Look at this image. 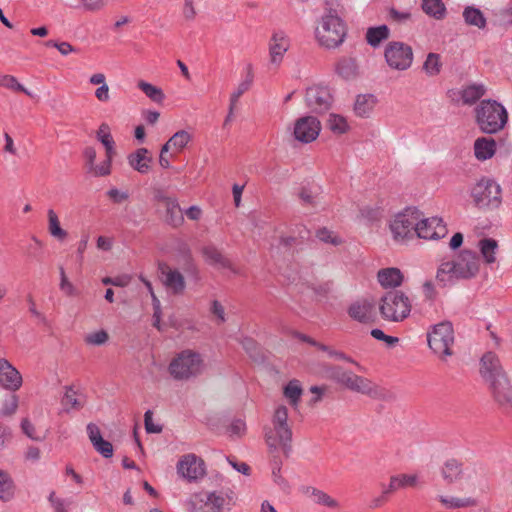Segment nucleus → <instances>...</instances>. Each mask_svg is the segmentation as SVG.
I'll use <instances>...</instances> for the list:
<instances>
[{"mask_svg":"<svg viewBox=\"0 0 512 512\" xmlns=\"http://www.w3.org/2000/svg\"><path fill=\"white\" fill-rule=\"evenodd\" d=\"M326 373L329 379L350 391L366 395L374 400L391 401L395 399L392 392L341 366H331Z\"/></svg>","mask_w":512,"mask_h":512,"instance_id":"nucleus-1","label":"nucleus"},{"mask_svg":"<svg viewBox=\"0 0 512 512\" xmlns=\"http://www.w3.org/2000/svg\"><path fill=\"white\" fill-rule=\"evenodd\" d=\"M264 439L270 453L282 450L286 457L292 450V428L288 422V409L278 406L271 418V424L264 427Z\"/></svg>","mask_w":512,"mask_h":512,"instance_id":"nucleus-2","label":"nucleus"},{"mask_svg":"<svg viewBox=\"0 0 512 512\" xmlns=\"http://www.w3.org/2000/svg\"><path fill=\"white\" fill-rule=\"evenodd\" d=\"M409 297L400 290L387 291L379 301V311L383 319L391 322H401L411 312Z\"/></svg>","mask_w":512,"mask_h":512,"instance_id":"nucleus-3","label":"nucleus"},{"mask_svg":"<svg viewBox=\"0 0 512 512\" xmlns=\"http://www.w3.org/2000/svg\"><path fill=\"white\" fill-rule=\"evenodd\" d=\"M319 43L326 48H335L343 43L346 36V26L337 14L330 8L322 17L321 26L316 29Z\"/></svg>","mask_w":512,"mask_h":512,"instance_id":"nucleus-4","label":"nucleus"},{"mask_svg":"<svg viewBox=\"0 0 512 512\" xmlns=\"http://www.w3.org/2000/svg\"><path fill=\"white\" fill-rule=\"evenodd\" d=\"M429 348L442 362H447L451 357L454 345V330L452 323L443 321L432 326V330L427 334Z\"/></svg>","mask_w":512,"mask_h":512,"instance_id":"nucleus-5","label":"nucleus"},{"mask_svg":"<svg viewBox=\"0 0 512 512\" xmlns=\"http://www.w3.org/2000/svg\"><path fill=\"white\" fill-rule=\"evenodd\" d=\"M476 119L484 133L493 134L505 126L508 115L505 108L496 101L483 100L476 108Z\"/></svg>","mask_w":512,"mask_h":512,"instance_id":"nucleus-6","label":"nucleus"},{"mask_svg":"<svg viewBox=\"0 0 512 512\" xmlns=\"http://www.w3.org/2000/svg\"><path fill=\"white\" fill-rule=\"evenodd\" d=\"M202 358L192 350L180 352L169 364V373L176 380H188L201 373Z\"/></svg>","mask_w":512,"mask_h":512,"instance_id":"nucleus-7","label":"nucleus"},{"mask_svg":"<svg viewBox=\"0 0 512 512\" xmlns=\"http://www.w3.org/2000/svg\"><path fill=\"white\" fill-rule=\"evenodd\" d=\"M501 187L492 179L482 178L471 190L474 204L480 209H495L501 205Z\"/></svg>","mask_w":512,"mask_h":512,"instance_id":"nucleus-8","label":"nucleus"},{"mask_svg":"<svg viewBox=\"0 0 512 512\" xmlns=\"http://www.w3.org/2000/svg\"><path fill=\"white\" fill-rule=\"evenodd\" d=\"M384 58L392 70L405 71L411 67L414 54L410 45L401 41H391L384 49Z\"/></svg>","mask_w":512,"mask_h":512,"instance_id":"nucleus-9","label":"nucleus"},{"mask_svg":"<svg viewBox=\"0 0 512 512\" xmlns=\"http://www.w3.org/2000/svg\"><path fill=\"white\" fill-rule=\"evenodd\" d=\"M420 213L416 209H406L397 214L390 224V230L395 240H404L412 235L418 225Z\"/></svg>","mask_w":512,"mask_h":512,"instance_id":"nucleus-10","label":"nucleus"},{"mask_svg":"<svg viewBox=\"0 0 512 512\" xmlns=\"http://www.w3.org/2000/svg\"><path fill=\"white\" fill-rule=\"evenodd\" d=\"M305 102L314 113H324L332 107L333 96L327 86L314 85L306 90Z\"/></svg>","mask_w":512,"mask_h":512,"instance_id":"nucleus-11","label":"nucleus"},{"mask_svg":"<svg viewBox=\"0 0 512 512\" xmlns=\"http://www.w3.org/2000/svg\"><path fill=\"white\" fill-rule=\"evenodd\" d=\"M452 262L455 265V278L457 279H471L479 273L480 259L478 254L472 250H462L457 260Z\"/></svg>","mask_w":512,"mask_h":512,"instance_id":"nucleus-12","label":"nucleus"},{"mask_svg":"<svg viewBox=\"0 0 512 512\" xmlns=\"http://www.w3.org/2000/svg\"><path fill=\"white\" fill-rule=\"evenodd\" d=\"M491 395L498 406L505 412L512 410V384L508 377L502 376L488 383Z\"/></svg>","mask_w":512,"mask_h":512,"instance_id":"nucleus-13","label":"nucleus"},{"mask_svg":"<svg viewBox=\"0 0 512 512\" xmlns=\"http://www.w3.org/2000/svg\"><path fill=\"white\" fill-rule=\"evenodd\" d=\"M177 473L189 482L204 477L205 463L195 454H186L177 463Z\"/></svg>","mask_w":512,"mask_h":512,"instance_id":"nucleus-14","label":"nucleus"},{"mask_svg":"<svg viewBox=\"0 0 512 512\" xmlns=\"http://www.w3.org/2000/svg\"><path fill=\"white\" fill-rule=\"evenodd\" d=\"M321 131L320 121L314 116H303L296 120L294 125V137L302 143L314 141Z\"/></svg>","mask_w":512,"mask_h":512,"instance_id":"nucleus-15","label":"nucleus"},{"mask_svg":"<svg viewBox=\"0 0 512 512\" xmlns=\"http://www.w3.org/2000/svg\"><path fill=\"white\" fill-rule=\"evenodd\" d=\"M289 47L290 39L284 31L278 30L273 32L268 43L270 64L278 68Z\"/></svg>","mask_w":512,"mask_h":512,"instance_id":"nucleus-16","label":"nucleus"},{"mask_svg":"<svg viewBox=\"0 0 512 512\" xmlns=\"http://www.w3.org/2000/svg\"><path fill=\"white\" fill-rule=\"evenodd\" d=\"M448 230L441 218L431 217L420 219L416 228V235L426 240H437L444 238Z\"/></svg>","mask_w":512,"mask_h":512,"instance_id":"nucleus-17","label":"nucleus"},{"mask_svg":"<svg viewBox=\"0 0 512 512\" xmlns=\"http://www.w3.org/2000/svg\"><path fill=\"white\" fill-rule=\"evenodd\" d=\"M479 371L486 383L507 375L499 357L492 351L486 352L481 357Z\"/></svg>","mask_w":512,"mask_h":512,"instance_id":"nucleus-18","label":"nucleus"},{"mask_svg":"<svg viewBox=\"0 0 512 512\" xmlns=\"http://www.w3.org/2000/svg\"><path fill=\"white\" fill-rule=\"evenodd\" d=\"M158 271L161 274L164 286L174 295H180L184 292L186 287L185 279L177 269H172L165 262H159Z\"/></svg>","mask_w":512,"mask_h":512,"instance_id":"nucleus-19","label":"nucleus"},{"mask_svg":"<svg viewBox=\"0 0 512 512\" xmlns=\"http://www.w3.org/2000/svg\"><path fill=\"white\" fill-rule=\"evenodd\" d=\"M22 384V376L6 359L0 358V385L16 391Z\"/></svg>","mask_w":512,"mask_h":512,"instance_id":"nucleus-20","label":"nucleus"},{"mask_svg":"<svg viewBox=\"0 0 512 512\" xmlns=\"http://www.w3.org/2000/svg\"><path fill=\"white\" fill-rule=\"evenodd\" d=\"M128 164L140 174H148L151 170L153 158L147 148H138L127 156Z\"/></svg>","mask_w":512,"mask_h":512,"instance_id":"nucleus-21","label":"nucleus"},{"mask_svg":"<svg viewBox=\"0 0 512 512\" xmlns=\"http://www.w3.org/2000/svg\"><path fill=\"white\" fill-rule=\"evenodd\" d=\"M87 433L89 440L91 441L94 449L101 454L104 458H110L113 456L112 444L103 439L99 427L94 423L87 425Z\"/></svg>","mask_w":512,"mask_h":512,"instance_id":"nucleus-22","label":"nucleus"},{"mask_svg":"<svg viewBox=\"0 0 512 512\" xmlns=\"http://www.w3.org/2000/svg\"><path fill=\"white\" fill-rule=\"evenodd\" d=\"M176 262L180 265L182 270L190 276L197 277L198 268L194 263V259L192 257L191 250L189 246L185 243H181L178 246L177 254H176Z\"/></svg>","mask_w":512,"mask_h":512,"instance_id":"nucleus-23","label":"nucleus"},{"mask_svg":"<svg viewBox=\"0 0 512 512\" xmlns=\"http://www.w3.org/2000/svg\"><path fill=\"white\" fill-rule=\"evenodd\" d=\"M373 309L374 305L368 301L355 302L349 307L348 314L352 319L367 324L374 321Z\"/></svg>","mask_w":512,"mask_h":512,"instance_id":"nucleus-24","label":"nucleus"},{"mask_svg":"<svg viewBox=\"0 0 512 512\" xmlns=\"http://www.w3.org/2000/svg\"><path fill=\"white\" fill-rule=\"evenodd\" d=\"M496 142L493 138L481 137L474 142V154L480 161H485L494 156Z\"/></svg>","mask_w":512,"mask_h":512,"instance_id":"nucleus-25","label":"nucleus"},{"mask_svg":"<svg viewBox=\"0 0 512 512\" xmlns=\"http://www.w3.org/2000/svg\"><path fill=\"white\" fill-rule=\"evenodd\" d=\"M335 72L345 80L355 79L359 74L358 64L355 58L343 57L335 65Z\"/></svg>","mask_w":512,"mask_h":512,"instance_id":"nucleus-26","label":"nucleus"},{"mask_svg":"<svg viewBox=\"0 0 512 512\" xmlns=\"http://www.w3.org/2000/svg\"><path fill=\"white\" fill-rule=\"evenodd\" d=\"M377 278L384 288H395L403 282V274L398 268L394 267L379 270Z\"/></svg>","mask_w":512,"mask_h":512,"instance_id":"nucleus-27","label":"nucleus"},{"mask_svg":"<svg viewBox=\"0 0 512 512\" xmlns=\"http://www.w3.org/2000/svg\"><path fill=\"white\" fill-rule=\"evenodd\" d=\"M462 16L467 26L476 27L479 30H484L487 26V20L483 12L474 6H466Z\"/></svg>","mask_w":512,"mask_h":512,"instance_id":"nucleus-28","label":"nucleus"},{"mask_svg":"<svg viewBox=\"0 0 512 512\" xmlns=\"http://www.w3.org/2000/svg\"><path fill=\"white\" fill-rule=\"evenodd\" d=\"M377 99L373 94L358 95L354 104V111L357 116L368 117L376 105Z\"/></svg>","mask_w":512,"mask_h":512,"instance_id":"nucleus-29","label":"nucleus"},{"mask_svg":"<svg viewBox=\"0 0 512 512\" xmlns=\"http://www.w3.org/2000/svg\"><path fill=\"white\" fill-rule=\"evenodd\" d=\"M462 466V463L456 459L447 460L441 468V475L443 479L448 484L454 483L457 480H459L463 472Z\"/></svg>","mask_w":512,"mask_h":512,"instance_id":"nucleus-30","label":"nucleus"},{"mask_svg":"<svg viewBox=\"0 0 512 512\" xmlns=\"http://www.w3.org/2000/svg\"><path fill=\"white\" fill-rule=\"evenodd\" d=\"M253 79H254L253 67L251 64H249L247 66L246 78L241 83H239L237 89L230 96V114H232L234 112V108H235L239 98L245 92H247L250 89V87L252 86Z\"/></svg>","mask_w":512,"mask_h":512,"instance_id":"nucleus-31","label":"nucleus"},{"mask_svg":"<svg viewBox=\"0 0 512 512\" xmlns=\"http://www.w3.org/2000/svg\"><path fill=\"white\" fill-rule=\"evenodd\" d=\"M478 247L484 262L487 265L496 262V253L498 250V242L493 238H483L479 240Z\"/></svg>","mask_w":512,"mask_h":512,"instance_id":"nucleus-32","label":"nucleus"},{"mask_svg":"<svg viewBox=\"0 0 512 512\" xmlns=\"http://www.w3.org/2000/svg\"><path fill=\"white\" fill-rule=\"evenodd\" d=\"M65 389V394L61 400L64 411L68 413L72 409L77 411L82 409L85 404L84 397H79L71 386H67Z\"/></svg>","mask_w":512,"mask_h":512,"instance_id":"nucleus-33","label":"nucleus"},{"mask_svg":"<svg viewBox=\"0 0 512 512\" xmlns=\"http://www.w3.org/2000/svg\"><path fill=\"white\" fill-rule=\"evenodd\" d=\"M390 35V30L386 25H380L377 27H369L366 31L367 43L376 48L384 40H387Z\"/></svg>","mask_w":512,"mask_h":512,"instance_id":"nucleus-34","label":"nucleus"},{"mask_svg":"<svg viewBox=\"0 0 512 512\" xmlns=\"http://www.w3.org/2000/svg\"><path fill=\"white\" fill-rule=\"evenodd\" d=\"M165 208H166V215H165L166 222L173 227L181 226L184 222V217H183L182 209L178 203V200L175 199L173 201H170V203L168 205H166Z\"/></svg>","mask_w":512,"mask_h":512,"instance_id":"nucleus-35","label":"nucleus"},{"mask_svg":"<svg viewBox=\"0 0 512 512\" xmlns=\"http://www.w3.org/2000/svg\"><path fill=\"white\" fill-rule=\"evenodd\" d=\"M97 139L103 144L106 151V156H114L115 142L110 132V127L107 123H102L97 131Z\"/></svg>","mask_w":512,"mask_h":512,"instance_id":"nucleus-36","label":"nucleus"},{"mask_svg":"<svg viewBox=\"0 0 512 512\" xmlns=\"http://www.w3.org/2000/svg\"><path fill=\"white\" fill-rule=\"evenodd\" d=\"M423 11L430 17L441 20L446 15V7L442 0H422Z\"/></svg>","mask_w":512,"mask_h":512,"instance_id":"nucleus-37","label":"nucleus"},{"mask_svg":"<svg viewBox=\"0 0 512 512\" xmlns=\"http://www.w3.org/2000/svg\"><path fill=\"white\" fill-rule=\"evenodd\" d=\"M137 87L153 102L157 104L163 103L165 94L160 87L152 85L144 80L137 83Z\"/></svg>","mask_w":512,"mask_h":512,"instance_id":"nucleus-38","label":"nucleus"},{"mask_svg":"<svg viewBox=\"0 0 512 512\" xmlns=\"http://www.w3.org/2000/svg\"><path fill=\"white\" fill-rule=\"evenodd\" d=\"M417 483L416 475L409 474H400L394 475L390 477V482L387 487L390 493L395 492L396 490L406 487V486H414Z\"/></svg>","mask_w":512,"mask_h":512,"instance_id":"nucleus-39","label":"nucleus"},{"mask_svg":"<svg viewBox=\"0 0 512 512\" xmlns=\"http://www.w3.org/2000/svg\"><path fill=\"white\" fill-rule=\"evenodd\" d=\"M302 388L298 380H291L284 387L283 394L293 407H297L302 395Z\"/></svg>","mask_w":512,"mask_h":512,"instance_id":"nucleus-40","label":"nucleus"},{"mask_svg":"<svg viewBox=\"0 0 512 512\" xmlns=\"http://www.w3.org/2000/svg\"><path fill=\"white\" fill-rule=\"evenodd\" d=\"M455 278V265L452 261L443 262L436 274V280L441 286H446Z\"/></svg>","mask_w":512,"mask_h":512,"instance_id":"nucleus-41","label":"nucleus"},{"mask_svg":"<svg viewBox=\"0 0 512 512\" xmlns=\"http://www.w3.org/2000/svg\"><path fill=\"white\" fill-rule=\"evenodd\" d=\"M13 496V480L6 471L0 469V500L9 501Z\"/></svg>","mask_w":512,"mask_h":512,"instance_id":"nucleus-42","label":"nucleus"},{"mask_svg":"<svg viewBox=\"0 0 512 512\" xmlns=\"http://www.w3.org/2000/svg\"><path fill=\"white\" fill-rule=\"evenodd\" d=\"M203 255L210 264H217L223 268L230 267V261L214 246L204 247Z\"/></svg>","mask_w":512,"mask_h":512,"instance_id":"nucleus-43","label":"nucleus"},{"mask_svg":"<svg viewBox=\"0 0 512 512\" xmlns=\"http://www.w3.org/2000/svg\"><path fill=\"white\" fill-rule=\"evenodd\" d=\"M485 94V87L483 85H470L464 88L461 92V97L464 104L471 105L479 100Z\"/></svg>","mask_w":512,"mask_h":512,"instance_id":"nucleus-44","label":"nucleus"},{"mask_svg":"<svg viewBox=\"0 0 512 512\" xmlns=\"http://www.w3.org/2000/svg\"><path fill=\"white\" fill-rule=\"evenodd\" d=\"M47 215L49 233L59 240L66 238L67 232L61 228L58 216L55 211L53 209H49Z\"/></svg>","mask_w":512,"mask_h":512,"instance_id":"nucleus-45","label":"nucleus"},{"mask_svg":"<svg viewBox=\"0 0 512 512\" xmlns=\"http://www.w3.org/2000/svg\"><path fill=\"white\" fill-rule=\"evenodd\" d=\"M442 68L441 57L437 53H429L423 63V70L429 76H436Z\"/></svg>","mask_w":512,"mask_h":512,"instance_id":"nucleus-46","label":"nucleus"},{"mask_svg":"<svg viewBox=\"0 0 512 512\" xmlns=\"http://www.w3.org/2000/svg\"><path fill=\"white\" fill-rule=\"evenodd\" d=\"M440 502L445 505L447 508L456 509V508H464L475 506L476 501L472 498H457V497H444L440 496Z\"/></svg>","mask_w":512,"mask_h":512,"instance_id":"nucleus-47","label":"nucleus"},{"mask_svg":"<svg viewBox=\"0 0 512 512\" xmlns=\"http://www.w3.org/2000/svg\"><path fill=\"white\" fill-rule=\"evenodd\" d=\"M0 86L6 87L13 91L25 93L27 96L32 97V93L27 90L18 80L12 75H3L0 73Z\"/></svg>","mask_w":512,"mask_h":512,"instance_id":"nucleus-48","label":"nucleus"},{"mask_svg":"<svg viewBox=\"0 0 512 512\" xmlns=\"http://www.w3.org/2000/svg\"><path fill=\"white\" fill-rule=\"evenodd\" d=\"M327 125L329 129L336 134H343L348 129V124L344 117L337 114H330Z\"/></svg>","mask_w":512,"mask_h":512,"instance_id":"nucleus-49","label":"nucleus"},{"mask_svg":"<svg viewBox=\"0 0 512 512\" xmlns=\"http://www.w3.org/2000/svg\"><path fill=\"white\" fill-rule=\"evenodd\" d=\"M192 139V135L186 130H180L174 133L170 137V144L173 148L180 151L182 150Z\"/></svg>","mask_w":512,"mask_h":512,"instance_id":"nucleus-50","label":"nucleus"},{"mask_svg":"<svg viewBox=\"0 0 512 512\" xmlns=\"http://www.w3.org/2000/svg\"><path fill=\"white\" fill-rule=\"evenodd\" d=\"M312 495L315 498V502L317 504L329 507V508H338L339 504L338 502L333 499L331 496H329L327 493H325L322 490L312 488Z\"/></svg>","mask_w":512,"mask_h":512,"instance_id":"nucleus-51","label":"nucleus"},{"mask_svg":"<svg viewBox=\"0 0 512 512\" xmlns=\"http://www.w3.org/2000/svg\"><path fill=\"white\" fill-rule=\"evenodd\" d=\"M208 499H203L199 496H194L188 502V511L189 512H212L210 509Z\"/></svg>","mask_w":512,"mask_h":512,"instance_id":"nucleus-52","label":"nucleus"},{"mask_svg":"<svg viewBox=\"0 0 512 512\" xmlns=\"http://www.w3.org/2000/svg\"><path fill=\"white\" fill-rule=\"evenodd\" d=\"M114 156H106V159L99 165H94L88 173H91L94 177L108 176L111 173V164Z\"/></svg>","mask_w":512,"mask_h":512,"instance_id":"nucleus-53","label":"nucleus"},{"mask_svg":"<svg viewBox=\"0 0 512 512\" xmlns=\"http://www.w3.org/2000/svg\"><path fill=\"white\" fill-rule=\"evenodd\" d=\"M316 237L320 241L332 244L334 246H338L342 243L341 238H339L337 235H335L332 231L328 230L327 228H321L317 230Z\"/></svg>","mask_w":512,"mask_h":512,"instance_id":"nucleus-54","label":"nucleus"},{"mask_svg":"<svg viewBox=\"0 0 512 512\" xmlns=\"http://www.w3.org/2000/svg\"><path fill=\"white\" fill-rule=\"evenodd\" d=\"M109 336L105 330L90 333L85 337V342L90 345H102L107 342Z\"/></svg>","mask_w":512,"mask_h":512,"instance_id":"nucleus-55","label":"nucleus"},{"mask_svg":"<svg viewBox=\"0 0 512 512\" xmlns=\"http://www.w3.org/2000/svg\"><path fill=\"white\" fill-rule=\"evenodd\" d=\"M17 408L18 397L13 394L8 400L4 402L3 407L0 410V414L3 416H11L16 412Z\"/></svg>","mask_w":512,"mask_h":512,"instance_id":"nucleus-56","label":"nucleus"},{"mask_svg":"<svg viewBox=\"0 0 512 512\" xmlns=\"http://www.w3.org/2000/svg\"><path fill=\"white\" fill-rule=\"evenodd\" d=\"M45 45L58 49V51L64 56L75 51V48L68 42H57L54 40H49L45 42Z\"/></svg>","mask_w":512,"mask_h":512,"instance_id":"nucleus-57","label":"nucleus"},{"mask_svg":"<svg viewBox=\"0 0 512 512\" xmlns=\"http://www.w3.org/2000/svg\"><path fill=\"white\" fill-rule=\"evenodd\" d=\"M60 289L68 296H72L75 294V287L66 277L65 271L63 267H60Z\"/></svg>","mask_w":512,"mask_h":512,"instance_id":"nucleus-58","label":"nucleus"},{"mask_svg":"<svg viewBox=\"0 0 512 512\" xmlns=\"http://www.w3.org/2000/svg\"><path fill=\"white\" fill-rule=\"evenodd\" d=\"M21 429L23 433L32 440L41 441L42 438L37 436L35 433L34 425L27 419L24 418L21 422Z\"/></svg>","mask_w":512,"mask_h":512,"instance_id":"nucleus-59","label":"nucleus"},{"mask_svg":"<svg viewBox=\"0 0 512 512\" xmlns=\"http://www.w3.org/2000/svg\"><path fill=\"white\" fill-rule=\"evenodd\" d=\"M144 422H145V429L148 433H160L162 431V427L160 425L153 424L152 411L148 410L145 412Z\"/></svg>","mask_w":512,"mask_h":512,"instance_id":"nucleus-60","label":"nucleus"},{"mask_svg":"<svg viewBox=\"0 0 512 512\" xmlns=\"http://www.w3.org/2000/svg\"><path fill=\"white\" fill-rule=\"evenodd\" d=\"M390 494L391 493L389 492V490L387 488L383 489L381 495H379L371 500L369 507L371 509H377V508L382 507L387 502L388 496Z\"/></svg>","mask_w":512,"mask_h":512,"instance_id":"nucleus-61","label":"nucleus"},{"mask_svg":"<svg viewBox=\"0 0 512 512\" xmlns=\"http://www.w3.org/2000/svg\"><path fill=\"white\" fill-rule=\"evenodd\" d=\"M83 156L86 160L87 172L95 165L96 150L92 146H88L83 150Z\"/></svg>","mask_w":512,"mask_h":512,"instance_id":"nucleus-62","label":"nucleus"},{"mask_svg":"<svg viewBox=\"0 0 512 512\" xmlns=\"http://www.w3.org/2000/svg\"><path fill=\"white\" fill-rule=\"evenodd\" d=\"M153 197L156 202L162 203L164 206L168 205L170 201L176 199L175 197L168 196L166 192L161 188L154 189Z\"/></svg>","mask_w":512,"mask_h":512,"instance_id":"nucleus-63","label":"nucleus"},{"mask_svg":"<svg viewBox=\"0 0 512 512\" xmlns=\"http://www.w3.org/2000/svg\"><path fill=\"white\" fill-rule=\"evenodd\" d=\"M107 196L115 203H122L127 200L129 195L127 192L120 191L116 188H112L107 192Z\"/></svg>","mask_w":512,"mask_h":512,"instance_id":"nucleus-64","label":"nucleus"}]
</instances>
